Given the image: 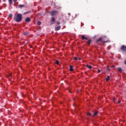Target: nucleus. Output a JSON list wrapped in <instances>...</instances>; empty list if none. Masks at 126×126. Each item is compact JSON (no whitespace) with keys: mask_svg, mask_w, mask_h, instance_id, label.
<instances>
[{"mask_svg":"<svg viewBox=\"0 0 126 126\" xmlns=\"http://www.w3.org/2000/svg\"><path fill=\"white\" fill-rule=\"evenodd\" d=\"M14 20H15L16 22H20L22 20V15L21 14H18L16 17H14Z\"/></svg>","mask_w":126,"mask_h":126,"instance_id":"nucleus-1","label":"nucleus"},{"mask_svg":"<svg viewBox=\"0 0 126 126\" xmlns=\"http://www.w3.org/2000/svg\"><path fill=\"white\" fill-rule=\"evenodd\" d=\"M106 38H107V36H103L102 37H100L98 38L96 40V43H98V42H101V43H106V41H105V40H104Z\"/></svg>","mask_w":126,"mask_h":126,"instance_id":"nucleus-2","label":"nucleus"},{"mask_svg":"<svg viewBox=\"0 0 126 126\" xmlns=\"http://www.w3.org/2000/svg\"><path fill=\"white\" fill-rule=\"evenodd\" d=\"M84 39H86V40H87V44H88V45H90V44H91V39H89L87 37L84 36V35H82V40H84Z\"/></svg>","mask_w":126,"mask_h":126,"instance_id":"nucleus-3","label":"nucleus"},{"mask_svg":"<svg viewBox=\"0 0 126 126\" xmlns=\"http://www.w3.org/2000/svg\"><path fill=\"white\" fill-rule=\"evenodd\" d=\"M51 14L52 15V16H55V15H56V14H58V11H52L51 12Z\"/></svg>","mask_w":126,"mask_h":126,"instance_id":"nucleus-4","label":"nucleus"},{"mask_svg":"<svg viewBox=\"0 0 126 126\" xmlns=\"http://www.w3.org/2000/svg\"><path fill=\"white\" fill-rule=\"evenodd\" d=\"M121 50L122 51H126V46L125 45H123L121 46Z\"/></svg>","mask_w":126,"mask_h":126,"instance_id":"nucleus-5","label":"nucleus"},{"mask_svg":"<svg viewBox=\"0 0 126 126\" xmlns=\"http://www.w3.org/2000/svg\"><path fill=\"white\" fill-rule=\"evenodd\" d=\"M117 70L118 71H119V72H123V71H124V70L122 69V67H120L117 68Z\"/></svg>","mask_w":126,"mask_h":126,"instance_id":"nucleus-6","label":"nucleus"},{"mask_svg":"<svg viewBox=\"0 0 126 126\" xmlns=\"http://www.w3.org/2000/svg\"><path fill=\"white\" fill-rule=\"evenodd\" d=\"M25 21H26V22H30V21H31V19H30V18L27 17V18L25 19Z\"/></svg>","mask_w":126,"mask_h":126,"instance_id":"nucleus-7","label":"nucleus"},{"mask_svg":"<svg viewBox=\"0 0 126 126\" xmlns=\"http://www.w3.org/2000/svg\"><path fill=\"white\" fill-rule=\"evenodd\" d=\"M60 29H61V26H58L57 27H55L56 31H59V30H60Z\"/></svg>","mask_w":126,"mask_h":126,"instance_id":"nucleus-8","label":"nucleus"},{"mask_svg":"<svg viewBox=\"0 0 126 126\" xmlns=\"http://www.w3.org/2000/svg\"><path fill=\"white\" fill-rule=\"evenodd\" d=\"M24 35H25V36H28V35H29V32H25Z\"/></svg>","mask_w":126,"mask_h":126,"instance_id":"nucleus-9","label":"nucleus"},{"mask_svg":"<svg viewBox=\"0 0 126 126\" xmlns=\"http://www.w3.org/2000/svg\"><path fill=\"white\" fill-rule=\"evenodd\" d=\"M70 71H73V66L70 65Z\"/></svg>","mask_w":126,"mask_h":126,"instance_id":"nucleus-10","label":"nucleus"},{"mask_svg":"<svg viewBox=\"0 0 126 126\" xmlns=\"http://www.w3.org/2000/svg\"><path fill=\"white\" fill-rule=\"evenodd\" d=\"M97 115H98V112L95 111L94 112V115L93 117H94V116H97Z\"/></svg>","mask_w":126,"mask_h":126,"instance_id":"nucleus-11","label":"nucleus"},{"mask_svg":"<svg viewBox=\"0 0 126 126\" xmlns=\"http://www.w3.org/2000/svg\"><path fill=\"white\" fill-rule=\"evenodd\" d=\"M18 7L19 8H22V7H24V5H22V4H19L18 5Z\"/></svg>","mask_w":126,"mask_h":126,"instance_id":"nucleus-12","label":"nucleus"},{"mask_svg":"<svg viewBox=\"0 0 126 126\" xmlns=\"http://www.w3.org/2000/svg\"><path fill=\"white\" fill-rule=\"evenodd\" d=\"M87 67H88L90 69H91V68H92V66L89 65L88 64V65H87Z\"/></svg>","mask_w":126,"mask_h":126,"instance_id":"nucleus-13","label":"nucleus"},{"mask_svg":"<svg viewBox=\"0 0 126 126\" xmlns=\"http://www.w3.org/2000/svg\"><path fill=\"white\" fill-rule=\"evenodd\" d=\"M55 20H56V19L55 18V17H52L51 18V21H52V22H55Z\"/></svg>","mask_w":126,"mask_h":126,"instance_id":"nucleus-14","label":"nucleus"},{"mask_svg":"<svg viewBox=\"0 0 126 126\" xmlns=\"http://www.w3.org/2000/svg\"><path fill=\"white\" fill-rule=\"evenodd\" d=\"M9 3L10 5H11V4H12V0L9 1Z\"/></svg>","mask_w":126,"mask_h":126,"instance_id":"nucleus-15","label":"nucleus"},{"mask_svg":"<svg viewBox=\"0 0 126 126\" xmlns=\"http://www.w3.org/2000/svg\"><path fill=\"white\" fill-rule=\"evenodd\" d=\"M87 115H88V116H90L91 117H92V114H91V113H89V112H88V113H87Z\"/></svg>","mask_w":126,"mask_h":126,"instance_id":"nucleus-16","label":"nucleus"},{"mask_svg":"<svg viewBox=\"0 0 126 126\" xmlns=\"http://www.w3.org/2000/svg\"><path fill=\"white\" fill-rule=\"evenodd\" d=\"M10 77H11V75L9 74V76L6 77V78H10Z\"/></svg>","mask_w":126,"mask_h":126,"instance_id":"nucleus-17","label":"nucleus"},{"mask_svg":"<svg viewBox=\"0 0 126 126\" xmlns=\"http://www.w3.org/2000/svg\"><path fill=\"white\" fill-rule=\"evenodd\" d=\"M56 64H59L60 63V62L56 60Z\"/></svg>","mask_w":126,"mask_h":126,"instance_id":"nucleus-18","label":"nucleus"},{"mask_svg":"<svg viewBox=\"0 0 126 126\" xmlns=\"http://www.w3.org/2000/svg\"><path fill=\"white\" fill-rule=\"evenodd\" d=\"M37 25H41V22L40 21L37 22Z\"/></svg>","mask_w":126,"mask_h":126,"instance_id":"nucleus-19","label":"nucleus"},{"mask_svg":"<svg viewBox=\"0 0 126 126\" xmlns=\"http://www.w3.org/2000/svg\"><path fill=\"white\" fill-rule=\"evenodd\" d=\"M105 79H110V76H107V78H106Z\"/></svg>","mask_w":126,"mask_h":126,"instance_id":"nucleus-20","label":"nucleus"},{"mask_svg":"<svg viewBox=\"0 0 126 126\" xmlns=\"http://www.w3.org/2000/svg\"><path fill=\"white\" fill-rule=\"evenodd\" d=\"M110 69L109 68V67L107 66V70L108 71H110Z\"/></svg>","mask_w":126,"mask_h":126,"instance_id":"nucleus-21","label":"nucleus"},{"mask_svg":"<svg viewBox=\"0 0 126 126\" xmlns=\"http://www.w3.org/2000/svg\"><path fill=\"white\" fill-rule=\"evenodd\" d=\"M97 72H98V73H99V72H101V70L99 69H98L97 70Z\"/></svg>","mask_w":126,"mask_h":126,"instance_id":"nucleus-22","label":"nucleus"},{"mask_svg":"<svg viewBox=\"0 0 126 126\" xmlns=\"http://www.w3.org/2000/svg\"><path fill=\"white\" fill-rule=\"evenodd\" d=\"M57 23L58 25H60L61 24V23L59 22H57Z\"/></svg>","mask_w":126,"mask_h":126,"instance_id":"nucleus-23","label":"nucleus"},{"mask_svg":"<svg viewBox=\"0 0 126 126\" xmlns=\"http://www.w3.org/2000/svg\"><path fill=\"white\" fill-rule=\"evenodd\" d=\"M74 61H76V60H77V57H74Z\"/></svg>","mask_w":126,"mask_h":126,"instance_id":"nucleus-24","label":"nucleus"},{"mask_svg":"<svg viewBox=\"0 0 126 126\" xmlns=\"http://www.w3.org/2000/svg\"><path fill=\"white\" fill-rule=\"evenodd\" d=\"M9 16L10 17H12V14H10L9 15Z\"/></svg>","mask_w":126,"mask_h":126,"instance_id":"nucleus-25","label":"nucleus"},{"mask_svg":"<svg viewBox=\"0 0 126 126\" xmlns=\"http://www.w3.org/2000/svg\"><path fill=\"white\" fill-rule=\"evenodd\" d=\"M16 1H17V0H13L14 2H16Z\"/></svg>","mask_w":126,"mask_h":126,"instance_id":"nucleus-26","label":"nucleus"},{"mask_svg":"<svg viewBox=\"0 0 126 126\" xmlns=\"http://www.w3.org/2000/svg\"><path fill=\"white\" fill-rule=\"evenodd\" d=\"M113 101H116V98L115 97L113 98Z\"/></svg>","mask_w":126,"mask_h":126,"instance_id":"nucleus-27","label":"nucleus"},{"mask_svg":"<svg viewBox=\"0 0 126 126\" xmlns=\"http://www.w3.org/2000/svg\"><path fill=\"white\" fill-rule=\"evenodd\" d=\"M121 103V101H119L118 102V104H120Z\"/></svg>","mask_w":126,"mask_h":126,"instance_id":"nucleus-28","label":"nucleus"},{"mask_svg":"<svg viewBox=\"0 0 126 126\" xmlns=\"http://www.w3.org/2000/svg\"><path fill=\"white\" fill-rule=\"evenodd\" d=\"M3 1L5 2V1H6V0H2Z\"/></svg>","mask_w":126,"mask_h":126,"instance_id":"nucleus-29","label":"nucleus"},{"mask_svg":"<svg viewBox=\"0 0 126 126\" xmlns=\"http://www.w3.org/2000/svg\"><path fill=\"white\" fill-rule=\"evenodd\" d=\"M106 81H109V79H106Z\"/></svg>","mask_w":126,"mask_h":126,"instance_id":"nucleus-30","label":"nucleus"},{"mask_svg":"<svg viewBox=\"0 0 126 126\" xmlns=\"http://www.w3.org/2000/svg\"><path fill=\"white\" fill-rule=\"evenodd\" d=\"M125 64L126 65V61L125 62Z\"/></svg>","mask_w":126,"mask_h":126,"instance_id":"nucleus-31","label":"nucleus"},{"mask_svg":"<svg viewBox=\"0 0 126 126\" xmlns=\"http://www.w3.org/2000/svg\"><path fill=\"white\" fill-rule=\"evenodd\" d=\"M68 15H70V13H68Z\"/></svg>","mask_w":126,"mask_h":126,"instance_id":"nucleus-32","label":"nucleus"},{"mask_svg":"<svg viewBox=\"0 0 126 126\" xmlns=\"http://www.w3.org/2000/svg\"><path fill=\"white\" fill-rule=\"evenodd\" d=\"M79 61H80V60H81L80 58H79Z\"/></svg>","mask_w":126,"mask_h":126,"instance_id":"nucleus-33","label":"nucleus"},{"mask_svg":"<svg viewBox=\"0 0 126 126\" xmlns=\"http://www.w3.org/2000/svg\"><path fill=\"white\" fill-rule=\"evenodd\" d=\"M70 93H70V92H69Z\"/></svg>","mask_w":126,"mask_h":126,"instance_id":"nucleus-34","label":"nucleus"}]
</instances>
